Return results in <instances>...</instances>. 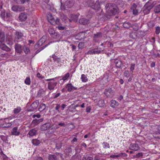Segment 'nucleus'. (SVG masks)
I'll use <instances>...</instances> for the list:
<instances>
[{
    "mask_svg": "<svg viewBox=\"0 0 160 160\" xmlns=\"http://www.w3.org/2000/svg\"><path fill=\"white\" fill-rule=\"evenodd\" d=\"M105 8L107 14L109 16L115 15L118 12L117 7L114 4H107Z\"/></svg>",
    "mask_w": 160,
    "mask_h": 160,
    "instance_id": "obj_1",
    "label": "nucleus"
},
{
    "mask_svg": "<svg viewBox=\"0 0 160 160\" xmlns=\"http://www.w3.org/2000/svg\"><path fill=\"white\" fill-rule=\"evenodd\" d=\"M61 8L62 10L71 8L73 5V0H61Z\"/></svg>",
    "mask_w": 160,
    "mask_h": 160,
    "instance_id": "obj_2",
    "label": "nucleus"
},
{
    "mask_svg": "<svg viewBox=\"0 0 160 160\" xmlns=\"http://www.w3.org/2000/svg\"><path fill=\"white\" fill-rule=\"evenodd\" d=\"M88 5L92 9L98 11L101 9L100 3L98 1L95 2L93 0H90L88 2Z\"/></svg>",
    "mask_w": 160,
    "mask_h": 160,
    "instance_id": "obj_3",
    "label": "nucleus"
},
{
    "mask_svg": "<svg viewBox=\"0 0 160 160\" xmlns=\"http://www.w3.org/2000/svg\"><path fill=\"white\" fill-rule=\"evenodd\" d=\"M155 2H153L150 4V2L147 3L143 7V12L145 14H147L149 13L150 10L156 4Z\"/></svg>",
    "mask_w": 160,
    "mask_h": 160,
    "instance_id": "obj_4",
    "label": "nucleus"
},
{
    "mask_svg": "<svg viewBox=\"0 0 160 160\" xmlns=\"http://www.w3.org/2000/svg\"><path fill=\"white\" fill-rule=\"evenodd\" d=\"M47 18L48 21L53 25L59 24V19L57 18L55 19L50 13L48 14Z\"/></svg>",
    "mask_w": 160,
    "mask_h": 160,
    "instance_id": "obj_5",
    "label": "nucleus"
},
{
    "mask_svg": "<svg viewBox=\"0 0 160 160\" xmlns=\"http://www.w3.org/2000/svg\"><path fill=\"white\" fill-rule=\"evenodd\" d=\"M1 18L6 21H10L12 18V15L9 12H6L4 11H2L1 14Z\"/></svg>",
    "mask_w": 160,
    "mask_h": 160,
    "instance_id": "obj_6",
    "label": "nucleus"
},
{
    "mask_svg": "<svg viewBox=\"0 0 160 160\" xmlns=\"http://www.w3.org/2000/svg\"><path fill=\"white\" fill-rule=\"evenodd\" d=\"M39 102H34L28 108L27 110L28 112L35 111L38 106Z\"/></svg>",
    "mask_w": 160,
    "mask_h": 160,
    "instance_id": "obj_7",
    "label": "nucleus"
},
{
    "mask_svg": "<svg viewBox=\"0 0 160 160\" xmlns=\"http://www.w3.org/2000/svg\"><path fill=\"white\" fill-rule=\"evenodd\" d=\"M23 36V34L21 32L16 31L15 34V38L17 41H21L22 38Z\"/></svg>",
    "mask_w": 160,
    "mask_h": 160,
    "instance_id": "obj_8",
    "label": "nucleus"
},
{
    "mask_svg": "<svg viewBox=\"0 0 160 160\" xmlns=\"http://www.w3.org/2000/svg\"><path fill=\"white\" fill-rule=\"evenodd\" d=\"M137 5L135 3H133L131 6L130 8L131 12H132L134 15H136L138 13V11L136 9Z\"/></svg>",
    "mask_w": 160,
    "mask_h": 160,
    "instance_id": "obj_9",
    "label": "nucleus"
},
{
    "mask_svg": "<svg viewBox=\"0 0 160 160\" xmlns=\"http://www.w3.org/2000/svg\"><path fill=\"white\" fill-rule=\"evenodd\" d=\"M24 8L20 6L15 5L12 7V11L15 12H20L24 10Z\"/></svg>",
    "mask_w": 160,
    "mask_h": 160,
    "instance_id": "obj_10",
    "label": "nucleus"
},
{
    "mask_svg": "<svg viewBox=\"0 0 160 160\" xmlns=\"http://www.w3.org/2000/svg\"><path fill=\"white\" fill-rule=\"evenodd\" d=\"M65 88H67L68 92H71L72 91L76 90L77 88L73 86L71 83L67 84Z\"/></svg>",
    "mask_w": 160,
    "mask_h": 160,
    "instance_id": "obj_11",
    "label": "nucleus"
},
{
    "mask_svg": "<svg viewBox=\"0 0 160 160\" xmlns=\"http://www.w3.org/2000/svg\"><path fill=\"white\" fill-rule=\"evenodd\" d=\"M51 126V124L49 122L46 123L42 125L40 127L41 131H45L49 128Z\"/></svg>",
    "mask_w": 160,
    "mask_h": 160,
    "instance_id": "obj_12",
    "label": "nucleus"
},
{
    "mask_svg": "<svg viewBox=\"0 0 160 160\" xmlns=\"http://www.w3.org/2000/svg\"><path fill=\"white\" fill-rule=\"evenodd\" d=\"M18 18L21 21H24L27 18V13L25 12H22L19 15Z\"/></svg>",
    "mask_w": 160,
    "mask_h": 160,
    "instance_id": "obj_13",
    "label": "nucleus"
},
{
    "mask_svg": "<svg viewBox=\"0 0 160 160\" xmlns=\"http://www.w3.org/2000/svg\"><path fill=\"white\" fill-rule=\"evenodd\" d=\"M113 93V92L111 88H109L106 89L104 92V94L107 97H112Z\"/></svg>",
    "mask_w": 160,
    "mask_h": 160,
    "instance_id": "obj_14",
    "label": "nucleus"
},
{
    "mask_svg": "<svg viewBox=\"0 0 160 160\" xmlns=\"http://www.w3.org/2000/svg\"><path fill=\"white\" fill-rule=\"evenodd\" d=\"M57 82H49L48 83V88L50 90H53L55 87L57 85Z\"/></svg>",
    "mask_w": 160,
    "mask_h": 160,
    "instance_id": "obj_15",
    "label": "nucleus"
},
{
    "mask_svg": "<svg viewBox=\"0 0 160 160\" xmlns=\"http://www.w3.org/2000/svg\"><path fill=\"white\" fill-rule=\"evenodd\" d=\"M130 148V149L134 151H138L140 149L138 145L136 143L131 144Z\"/></svg>",
    "mask_w": 160,
    "mask_h": 160,
    "instance_id": "obj_16",
    "label": "nucleus"
},
{
    "mask_svg": "<svg viewBox=\"0 0 160 160\" xmlns=\"http://www.w3.org/2000/svg\"><path fill=\"white\" fill-rule=\"evenodd\" d=\"M12 135L15 136H18L20 134V131L18 130V127H15L13 128L11 132Z\"/></svg>",
    "mask_w": 160,
    "mask_h": 160,
    "instance_id": "obj_17",
    "label": "nucleus"
},
{
    "mask_svg": "<svg viewBox=\"0 0 160 160\" xmlns=\"http://www.w3.org/2000/svg\"><path fill=\"white\" fill-rule=\"evenodd\" d=\"M89 22L88 20L85 18H81L79 20V22L84 25L88 24Z\"/></svg>",
    "mask_w": 160,
    "mask_h": 160,
    "instance_id": "obj_18",
    "label": "nucleus"
},
{
    "mask_svg": "<svg viewBox=\"0 0 160 160\" xmlns=\"http://www.w3.org/2000/svg\"><path fill=\"white\" fill-rule=\"evenodd\" d=\"M15 49L16 52L18 53H21L22 52L21 46L18 44H16L15 47Z\"/></svg>",
    "mask_w": 160,
    "mask_h": 160,
    "instance_id": "obj_19",
    "label": "nucleus"
},
{
    "mask_svg": "<svg viewBox=\"0 0 160 160\" xmlns=\"http://www.w3.org/2000/svg\"><path fill=\"white\" fill-rule=\"evenodd\" d=\"M50 130H52V132H55L57 129L59 128L58 125L55 123L53 124L50 127Z\"/></svg>",
    "mask_w": 160,
    "mask_h": 160,
    "instance_id": "obj_20",
    "label": "nucleus"
},
{
    "mask_svg": "<svg viewBox=\"0 0 160 160\" xmlns=\"http://www.w3.org/2000/svg\"><path fill=\"white\" fill-rule=\"evenodd\" d=\"M5 40V35L3 32L0 30V42H3Z\"/></svg>",
    "mask_w": 160,
    "mask_h": 160,
    "instance_id": "obj_21",
    "label": "nucleus"
},
{
    "mask_svg": "<svg viewBox=\"0 0 160 160\" xmlns=\"http://www.w3.org/2000/svg\"><path fill=\"white\" fill-rule=\"evenodd\" d=\"M114 61L117 67L120 68L122 66V62L121 61L117 59H114Z\"/></svg>",
    "mask_w": 160,
    "mask_h": 160,
    "instance_id": "obj_22",
    "label": "nucleus"
},
{
    "mask_svg": "<svg viewBox=\"0 0 160 160\" xmlns=\"http://www.w3.org/2000/svg\"><path fill=\"white\" fill-rule=\"evenodd\" d=\"M119 105V103L115 100H112L111 101V107L113 108Z\"/></svg>",
    "mask_w": 160,
    "mask_h": 160,
    "instance_id": "obj_23",
    "label": "nucleus"
},
{
    "mask_svg": "<svg viewBox=\"0 0 160 160\" xmlns=\"http://www.w3.org/2000/svg\"><path fill=\"white\" fill-rule=\"evenodd\" d=\"M102 36V34L101 32H99L97 33V34H95L94 35V38L95 42H97L98 41V39L101 37Z\"/></svg>",
    "mask_w": 160,
    "mask_h": 160,
    "instance_id": "obj_24",
    "label": "nucleus"
},
{
    "mask_svg": "<svg viewBox=\"0 0 160 160\" xmlns=\"http://www.w3.org/2000/svg\"><path fill=\"white\" fill-rule=\"evenodd\" d=\"M46 105L44 103H41L39 106L38 110L40 112H42L45 109Z\"/></svg>",
    "mask_w": 160,
    "mask_h": 160,
    "instance_id": "obj_25",
    "label": "nucleus"
},
{
    "mask_svg": "<svg viewBox=\"0 0 160 160\" xmlns=\"http://www.w3.org/2000/svg\"><path fill=\"white\" fill-rule=\"evenodd\" d=\"M137 38L142 37L144 36V32L142 31H139L136 32L135 34Z\"/></svg>",
    "mask_w": 160,
    "mask_h": 160,
    "instance_id": "obj_26",
    "label": "nucleus"
},
{
    "mask_svg": "<svg viewBox=\"0 0 160 160\" xmlns=\"http://www.w3.org/2000/svg\"><path fill=\"white\" fill-rule=\"evenodd\" d=\"M29 0H14V1L18 4H23L26 2H28Z\"/></svg>",
    "mask_w": 160,
    "mask_h": 160,
    "instance_id": "obj_27",
    "label": "nucleus"
},
{
    "mask_svg": "<svg viewBox=\"0 0 160 160\" xmlns=\"http://www.w3.org/2000/svg\"><path fill=\"white\" fill-rule=\"evenodd\" d=\"M37 131L35 129H32L30 131L28 134L30 136H34L36 133Z\"/></svg>",
    "mask_w": 160,
    "mask_h": 160,
    "instance_id": "obj_28",
    "label": "nucleus"
},
{
    "mask_svg": "<svg viewBox=\"0 0 160 160\" xmlns=\"http://www.w3.org/2000/svg\"><path fill=\"white\" fill-rule=\"evenodd\" d=\"M154 12L155 13H159L160 12V5L159 4L156 6L154 8Z\"/></svg>",
    "mask_w": 160,
    "mask_h": 160,
    "instance_id": "obj_29",
    "label": "nucleus"
},
{
    "mask_svg": "<svg viewBox=\"0 0 160 160\" xmlns=\"http://www.w3.org/2000/svg\"><path fill=\"white\" fill-rule=\"evenodd\" d=\"M61 18L62 21L64 22L65 23L68 22H70V20L65 16H61Z\"/></svg>",
    "mask_w": 160,
    "mask_h": 160,
    "instance_id": "obj_30",
    "label": "nucleus"
},
{
    "mask_svg": "<svg viewBox=\"0 0 160 160\" xmlns=\"http://www.w3.org/2000/svg\"><path fill=\"white\" fill-rule=\"evenodd\" d=\"M123 27L126 28H128L131 26V24L128 22H125L123 24Z\"/></svg>",
    "mask_w": 160,
    "mask_h": 160,
    "instance_id": "obj_31",
    "label": "nucleus"
},
{
    "mask_svg": "<svg viewBox=\"0 0 160 160\" xmlns=\"http://www.w3.org/2000/svg\"><path fill=\"white\" fill-rule=\"evenodd\" d=\"M43 120V118H40L39 119H35L33 120L32 122L36 125H37L40 122H42Z\"/></svg>",
    "mask_w": 160,
    "mask_h": 160,
    "instance_id": "obj_32",
    "label": "nucleus"
},
{
    "mask_svg": "<svg viewBox=\"0 0 160 160\" xmlns=\"http://www.w3.org/2000/svg\"><path fill=\"white\" fill-rule=\"evenodd\" d=\"M49 160H56L57 156L55 155H50L48 157Z\"/></svg>",
    "mask_w": 160,
    "mask_h": 160,
    "instance_id": "obj_33",
    "label": "nucleus"
},
{
    "mask_svg": "<svg viewBox=\"0 0 160 160\" xmlns=\"http://www.w3.org/2000/svg\"><path fill=\"white\" fill-rule=\"evenodd\" d=\"M21 110V107H18L15 108L13 110V112L15 114H17L19 113Z\"/></svg>",
    "mask_w": 160,
    "mask_h": 160,
    "instance_id": "obj_34",
    "label": "nucleus"
},
{
    "mask_svg": "<svg viewBox=\"0 0 160 160\" xmlns=\"http://www.w3.org/2000/svg\"><path fill=\"white\" fill-rule=\"evenodd\" d=\"M81 79H82V81L83 82H86L88 80L87 77L84 74L82 75Z\"/></svg>",
    "mask_w": 160,
    "mask_h": 160,
    "instance_id": "obj_35",
    "label": "nucleus"
},
{
    "mask_svg": "<svg viewBox=\"0 0 160 160\" xmlns=\"http://www.w3.org/2000/svg\"><path fill=\"white\" fill-rule=\"evenodd\" d=\"M33 144L35 146L38 145L40 143V141L38 139H33L32 141Z\"/></svg>",
    "mask_w": 160,
    "mask_h": 160,
    "instance_id": "obj_36",
    "label": "nucleus"
},
{
    "mask_svg": "<svg viewBox=\"0 0 160 160\" xmlns=\"http://www.w3.org/2000/svg\"><path fill=\"white\" fill-rule=\"evenodd\" d=\"M56 25H58L56 27L59 30H63L65 28V27L62 26V25L59 22V24H56Z\"/></svg>",
    "mask_w": 160,
    "mask_h": 160,
    "instance_id": "obj_37",
    "label": "nucleus"
},
{
    "mask_svg": "<svg viewBox=\"0 0 160 160\" xmlns=\"http://www.w3.org/2000/svg\"><path fill=\"white\" fill-rule=\"evenodd\" d=\"M65 152L67 154H68V155H69V154L71 153L72 152V150L71 148L67 147L65 150Z\"/></svg>",
    "mask_w": 160,
    "mask_h": 160,
    "instance_id": "obj_38",
    "label": "nucleus"
},
{
    "mask_svg": "<svg viewBox=\"0 0 160 160\" xmlns=\"http://www.w3.org/2000/svg\"><path fill=\"white\" fill-rule=\"evenodd\" d=\"M24 82L27 85H29L31 83V80L29 77H27L25 80Z\"/></svg>",
    "mask_w": 160,
    "mask_h": 160,
    "instance_id": "obj_39",
    "label": "nucleus"
},
{
    "mask_svg": "<svg viewBox=\"0 0 160 160\" xmlns=\"http://www.w3.org/2000/svg\"><path fill=\"white\" fill-rule=\"evenodd\" d=\"M0 56L2 58H9L10 55L8 54L7 53H5L4 54L0 53Z\"/></svg>",
    "mask_w": 160,
    "mask_h": 160,
    "instance_id": "obj_40",
    "label": "nucleus"
},
{
    "mask_svg": "<svg viewBox=\"0 0 160 160\" xmlns=\"http://www.w3.org/2000/svg\"><path fill=\"white\" fill-rule=\"evenodd\" d=\"M124 76L127 78H128L130 76V74L128 70H126L123 73Z\"/></svg>",
    "mask_w": 160,
    "mask_h": 160,
    "instance_id": "obj_41",
    "label": "nucleus"
},
{
    "mask_svg": "<svg viewBox=\"0 0 160 160\" xmlns=\"http://www.w3.org/2000/svg\"><path fill=\"white\" fill-rule=\"evenodd\" d=\"M103 147L104 148H109L110 146L109 144L107 142H104L102 143Z\"/></svg>",
    "mask_w": 160,
    "mask_h": 160,
    "instance_id": "obj_42",
    "label": "nucleus"
},
{
    "mask_svg": "<svg viewBox=\"0 0 160 160\" xmlns=\"http://www.w3.org/2000/svg\"><path fill=\"white\" fill-rule=\"evenodd\" d=\"M1 139L4 142H6L8 141V136L2 135L1 136Z\"/></svg>",
    "mask_w": 160,
    "mask_h": 160,
    "instance_id": "obj_43",
    "label": "nucleus"
},
{
    "mask_svg": "<svg viewBox=\"0 0 160 160\" xmlns=\"http://www.w3.org/2000/svg\"><path fill=\"white\" fill-rule=\"evenodd\" d=\"M84 46V44L83 42H80L78 45V48L79 49H82Z\"/></svg>",
    "mask_w": 160,
    "mask_h": 160,
    "instance_id": "obj_44",
    "label": "nucleus"
},
{
    "mask_svg": "<svg viewBox=\"0 0 160 160\" xmlns=\"http://www.w3.org/2000/svg\"><path fill=\"white\" fill-rule=\"evenodd\" d=\"M123 154V153H121L117 155H112L111 156V157L112 158H117L118 157L122 156Z\"/></svg>",
    "mask_w": 160,
    "mask_h": 160,
    "instance_id": "obj_45",
    "label": "nucleus"
},
{
    "mask_svg": "<svg viewBox=\"0 0 160 160\" xmlns=\"http://www.w3.org/2000/svg\"><path fill=\"white\" fill-rule=\"evenodd\" d=\"M23 49L24 52L26 54L28 53L30 51L29 49L26 46L24 47Z\"/></svg>",
    "mask_w": 160,
    "mask_h": 160,
    "instance_id": "obj_46",
    "label": "nucleus"
},
{
    "mask_svg": "<svg viewBox=\"0 0 160 160\" xmlns=\"http://www.w3.org/2000/svg\"><path fill=\"white\" fill-rule=\"evenodd\" d=\"M69 74L68 73H66L62 78V79L63 81L66 80L69 77Z\"/></svg>",
    "mask_w": 160,
    "mask_h": 160,
    "instance_id": "obj_47",
    "label": "nucleus"
},
{
    "mask_svg": "<svg viewBox=\"0 0 160 160\" xmlns=\"http://www.w3.org/2000/svg\"><path fill=\"white\" fill-rule=\"evenodd\" d=\"M48 32L50 34H53L55 33V31L52 28H49L48 29Z\"/></svg>",
    "mask_w": 160,
    "mask_h": 160,
    "instance_id": "obj_48",
    "label": "nucleus"
},
{
    "mask_svg": "<svg viewBox=\"0 0 160 160\" xmlns=\"http://www.w3.org/2000/svg\"><path fill=\"white\" fill-rule=\"evenodd\" d=\"M44 93V91L43 90H40L38 92V95L39 97H41L42 94Z\"/></svg>",
    "mask_w": 160,
    "mask_h": 160,
    "instance_id": "obj_49",
    "label": "nucleus"
},
{
    "mask_svg": "<svg viewBox=\"0 0 160 160\" xmlns=\"http://www.w3.org/2000/svg\"><path fill=\"white\" fill-rule=\"evenodd\" d=\"M105 47H111L112 45L111 43L108 41H106V42H105Z\"/></svg>",
    "mask_w": 160,
    "mask_h": 160,
    "instance_id": "obj_50",
    "label": "nucleus"
},
{
    "mask_svg": "<svg viewBox=\"0 0 160 160\" xmlns=\"http://www.w3.org/2000/svg\"><path fill=\"white\" fill-rule=\"evenodd\" d=\"M8 124H9L8 125H5V124H1L0 125V127H2V128H6V127H10L12 125V124L11 123H10L9 122L8 123Z\"/></svg>",
    "mask_w": 160,
    "mask_h": 160,
    "instance_id": "obj_51",
    "label": "nucleus"
},
{
    "mask_svg": "<svg viewBox=\"0 0 160 160\" xmlns=\"http://www.w3.org/2000/svg\"><path fill=\"white\" fill-rule=\"evenodd\" d=\"M56 105V107H55V109L58 111V112H60V111H59V109L60 108V105L59 104H55Z\"/></svg>",
    "mask_w": 160,
    "mask_h": 160,
    "instance_id": "obj_52",
    "label": "nucleus"
},
{
    "mask_svg": "<svg viewBox=\"0 0 160 160\" xmlns=\"http://www.w3.org/2000/svg\"><path fill=\"white\" fill-rule=\"evenodd\" d=\"M135 64L134 63H132L131 64V66L130 68V71L131 72H133V70L135 68Z\"/></svg>",
    "mask_w": 160,
    "mask_h": 160,
    "instance_id": "obj_53",
    "label": "nucleus"
},
{
    "mask_svg": "<svg viewBox=\"0 0 160 160\" xmlns=\"http://www.w3.org/2000/svg\"><path fill=\"white\" fill-rule=\"evenodd\" d=\"M160 32V27H157L156 28L155 33L157 34H158Z\"/></svg>",
    "mask_w": 160,
    "mask_h": 160,
    "instance_id": "obj_54",
    "label": "nucleus"
},
{
    "mask_svg": "<svg viewBox=\"0 0 160 160\" xmlns=\"http://www.w3.org/2000/svg\"><path fill=\"white\" fill-rule=\"evenodd\" d=\"M48 45V44L46 45L43 46V47H42L41 49L39 48L36 51V52L37 53H38L40 52L41 51H42V50L43 49L45 48Z\"/></svg>",
    "mask_w": 160,
    "mask_h": 160,
    "instance_id": "obj_55",
    "label": "nucleus"
},
{
    "mask_svg": "<svg viewBox=\"0 0 160 160\" xmlns=\"http://www.w3.org/2000/svg\"><path fill=\"white\" fill-rule=\"evenodd\" d=\"M143 155V153L142 152L138 153L136 155L135 157L138 158L140 157H142Z\"/></svg>",
    "mask_w": 160,
    "mask_h": 160,
    "instance_id": "obj_56",
    "label": "nucleus"
},
{
    "mask_svg": "<svg viewBox=\"0 0 160 160\" xmlns=\"http://www.w3.org/2000/svg\"><path fill=\"white\" fill-rule=\"evenodd\" d=\"M87 54H94V49L89 50L87 52Z\"/></svg>",
    "mask_w": 160,
    "mask_h": 160,
    "instance_id": "obj_57",
    "label": "nucleus"
},
{
    "mask_svg": "<svg viewBox=\"0 0 160 160\" xmlns=\"http://www.w3.org/2000/svg\"><path fill=\"white\" fill-rule=\"evenodd\" d=\"M62 147L61 143H57L56 144V148L58 149H59Z\"/></svg>",
    "mask_w": 160,
    "mask_h": 160,
    "instance_id": "obj_58",
    "label": "nucleus"
},
{
    "mask_svg": "<svg viewBox=\"0 0 160 160\" xmlns=\"http://www.w3.org/2000/svg\"><path fill=\"white\" fill-rule=\"evenodd\" d=\"M82 160H93V158L91 157H88L87 159L86 157H83Z\"/></svg>",
    "mask_w": 160,
    "mask_h": 160,
    "instance_id": "obj_59",
    "label": "nucleus"
},
{
    "mask_svg": "<svg viewBox=\"0 0 160 160\" xmlns=\"http://www.w3.org/2000/svg\"><path fill=\"white\" fill-rule=\"evenodd\" d=\"M54 62H56L57 63H58L60 62V60L59 58H53Z\"/></svg>",
    "mask_w": 160,
    "mask_h": 160,
    "instance_id": "obj_60",
    "label": "nucleus"
},
{
    "mask_svg": "<svg viewBox=\"0 0 160 160\" xmlns=\"http://www.w3.org/2000/svg\"><path fill=\"white\" fill-rule=\"evenodd\" d=\"M101 52V51L99 50L96 49H94V54H98Z\"/></svg>",
    "mask_w": 160,
    "mask_h": 160,
    "instance_id": "obj_61",
    "label": "nucleus"
},
{
    "mask_svg": "<svg viewBox=\"0 0 160 160\" xmlns=\"http://www.w3.org/2000/svg\"><path fill=\"white\" fill-rule=\"evenodd\" d=\"M37 77L40 79H42L44 78L39 73H38L37 74Z\"/></svg>",
    "mask_w": 160,
    "mask_h": 160,
    "instance_id": "obj_62",
    "label": "nucleus"
},
{
    "mask_svg": "<svg viewBox=\"0 0 160 160\" xmlns=\"http://www.w3.org/2000/svg\"><path fill=\"white\" fill-rule=\"evenodd\" d=\"M58 126H60L61 127H65L66 126V125L64 122H60L58 123Z\"/></svg>",
    "mask_w": 160,
    "mask_h": 160,
    "instance_id": "obj_63",
    "label": "nucleus"
},
{
    "mask_svg": "<svg viewBox=\"0 0 160 160\" xmlns=\"http://www.w3.org/2000/svg\"><path fill=\"white\" fill-rule=\"evenodd\" d=\"M91 110V107L90 106L86 108V111L87 112H90Z\"/></svg>",
    "mask_w": 160,
    "mask_h": 160,
    "instance_id": "obj_64",
    "label": "nucleus"
}]
</instances>
